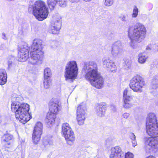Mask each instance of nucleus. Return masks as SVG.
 I'll list each match as a JSON object with an SVG mask.
<instances>
[{
    "instance_id": "obj_10",
    "label": "nucleus",
    "mask_w": 158,
    "mask_h": 158,
    "mask_svg": "<svg viewBox=\"0 0 158 158\" xmlns=\"http://www.w3.org/2000/svg\"><path fill=\"white\" fill-rule=\"evenodd\" d=\"M145 144L147 146L146 150L150 152L151 149L155 152L158 151V137L145 138L144 139Z\"/></svg>"
},
{
    "instance_id": "obj_3",
    "label": "nucleus",
    "mask_w": 158,
    "mask_h": 158,
    "mask_svg": "<svg viewBox=\"0 0 158 158\" xmlns=\"http://www.w3.org/2000/svg\"><path fill=\"white\" fill-rule=\"evenodd\" d=\"M128 36L131 40L130 46L133 49L137 47L136 42L139 43L144 39L146 34V29L142 23L138 22L132 27L129 26L128 28Z\"/></svg>"
},
{
    "instance_id": "obj_36",
    "label": "nucleus",
    "mask_w": 158,
    "mask_h": 158,
    "mask_svg": "<svg viewBox=\"0 0 158 158\" xmlns=\"http://www.w3.org/2000/svg\"><path fill=\"white\" fill-rule=\"evenodd\" d=\"M128 90L127 89H124L123 93V98L127 97L129 95H128L127 94Z\"/></svg>"
},
{
    "instance_id": "obj_22",
    "label": "nucleus",
    "mask_w": 158,
    "mask_h": 158,
    "mask_svg": "<svg viewBox=\"0 0 158 158\" xmlns=\"http://www.w3.org/2000/svg\"><path fill=\"white\" fill-rule=\"evenodd\" d=\"M148 56L144 54L140 53L138 55V62L141 64H144L148 59Z\"/></svg>"
},
{
    "instance_id": "obj_28",
    "label": "nucleus",
    "mask_w": 158,
    "mask_h": 158,
    "mask_svg": "<svg viewBox=\"0 0 158 158\" xmlns=\"http://www.w3.org/2000/svg\"><path fill=\"white\" fill-rule=\"evenodd\" d=\"M151 87L153 89H156L158 88V79L154 78L151 84Z\"/></svg>"
},
{
    "instance_id": "obj_2",
    "label": "nucleus",
    "mask_w": 158,
    "mask_h": 158,
    "mask_svg": "<svg viewBox=\"0 0 158 158\" xmlns=\"http://www.w3.org/2000/svg\"><path fill=\"white\" fill-rule=\"evenodd\" d=\"M83 71L85 73V79L90 82L92 86L98 89L103 87L104 81L98 72L97 65L95 62L90 61L85 63Z\"/></svg>"
},
{
    "instance_id": "obj_5",
    "label": "nucleus",
    "mask_w": 158,
    "mask_h": 158,
    "mask_svg": "<svg viewBox=\"0 0 158 158\" xmlns=\"http://www.w3.org/2000/svg\"><path fill=\"white\" fill-rule=\"evenodd\" d=\"M28 11L38 20L42 21L46 19L48 14V11L45 3L42 1L35 2L33 5H29Z\"/></svg>"
},
{
    "instance_id": "obj_18",
    "label": "nucleus",
    "mask_w": 158,
    "mask_h": 158,
    "mask_svg": "<svg viewBox=\"0 0 158 158\" xmlns=\"http://www.w3.org/2000/svg\"><path fill=\"white\" fill-rule=\"evenodd\" d=\"M110 151V155L124 156L121 148L119 146H116L112 148Z\"/></svg>"
},
{
    "instance_id": "obj_35",
    "label": "nucleus",
    "mask_w": 158,
    "mask_h": 158,
    "mask_svg": "<svg viewBox=\"0 0 158 158\" xmlns=\"http://www.w3.org/2000/svg\"><path fill=\"white\" fill-rule=\"evenodd\" d=\"M110 158H124V156L110 155Z\"/></svg>"
},
{
    "instance_id": "obj_4",
    "label": "nucleus",
    "mask_w": 158,
    "mask_h": 158,
    "mask_svg": "<svg viewBox=\"0 0 158 158\" xmlns=\"http://www.w3.org/2000/svg\"><path fill=\"white\" fill-rule=\"evenodd\" d=\"M19 97L16 98V101L12 102L11 109L12 111L15 112L16 118L24 124L31 118V116L28 113L29 110V106L26 103L21 104L19 102Z\"/></svg>"
},
{
    "instance_id": "obj_38",
    "label": "nucleus",
    "mask_w": 158,
    "mask_h": 158,
    "mask_svg": "<svg viewBox=\"0 0 158 158\" xmlns=\"http://www.w3.org/2000/svg\"><path fill=\"white\" fill-rule=\"evenodd\" d=\"M12 65V62L11 61H9L8 62V68H10Z\"/></svg>"
},
{
    "instance_id": "obj_9",
    "label": "nucleus",
    "mask_w": 158,
    "mask_h": 158,
    "mask_svg": "<svg viewBox=\"0 0 158 158\" xmlns=\"http://www.w3.org/2000/svg\"><path fill=\"white\" fill-rule=\"evenodd\" d=\"M62 132L67 143L69 145H72L75 141V136L73 131L68 123H65L62 124Z\"/></svg>"
},
{
    "instance_id": "obj_19",
    "label": "nucleus",
    "mask_w": 158,
    "mask_h": 158,
    "mask_svg": "<svg viewBox=\"0 0 158 158\" xmlns=\"http://www.w3.org/2000/svg\"><path fill=\"white\" fill-rule=\"evenodd\" d=\"M50 111L52 113L57 114L60 110V107L58 103L54 102L50 103Z\"/></svg>"
},
{
    "instance_id": "obj_7",
    "label": "nucleus",
    "mask_w": 158,
    "mask_h": 158,
    "mask_svg": "<svg viewBox=\"0 0 158 158\" xmlns=\"http://www.w3.org/2000/svg\"><path fill=\"white\" fill-rule=\"evenodd\" d=\"M147 132L151 136H155L158 134V126L155 114L149 113L146 120Z\"/></svg>"
},
{
    "instance_id": "obj_17",
    "label": "nucleus",
    "mask_w": 158,
    "mask_h": 158,
    "mask_svg": "<svg viewBox=\"0 0 158 158\" xmlns=\"http://www.w3.org/2000/svg\"><path fill=\"white\" fill-rule=\"evenodd\" d=\"M106 106L102 104H98L95 108L96 114L99 117H102L105 115Z\"/></svg>"
},
{
    "instance_id": "obj_44",
    "label": "nucleus",
    "mask_w": 158,
    "mask_h": 158,
    "mask_svg": "<svg viewBox=\"0 0 158 158\" xmlns=\"http://www.w3.org/2000/svg\"><path fill=\"white\" fill-rule=\"evenodd\" d=\"M52 48H55V47H53Z\"/></svg>"
},
{
    "instance_id": "obj_27",
    "label": "nucleus",
    "mask_w": 158,
    "mask_h": 158,
    "mask_svg": "<svg viewBox=\"0 0 158 158\" xmlns=\"http://www.w3.org/2000/svg\"><path fill=\"white\" fill-rule=\"evenodd\" d=\"M51 85V80L50 79H44V86L45 89H48Z\"/></svg>"
},
{
    "instance_id": "obj_41",
    "label": "nucleus",
    "mask_w": 158,
    "mask_h": 158,
    "mask_svg": "<svg viewBox=\"0 0 158 158\" xmlns=\"http://www.w3.org/2000/svg\"><path fill=\"white\" fill-rule=\"evenodd\" d=\"M69 1L72 3L77 2H78L80 0H69Z\"/></svg>"
},
{
    "instance_id": "obj_14",
    "label": "nucleus",
    "mask_w": 158,
    "mask_h": 158,
    "mask_svg": "<svg viewBox=\"0 0 158 158\" xmlns=\"http://www.w3.org/2000/svg\"><path fill=\"white\" fill-rule=\"evenodd\" d=\"M122 44L119 41H117L113 44L111 52V54L114 56L122 55L123 52Z\"/></svg>"
},
{
    "instance_id": "obj_43",
    "label": "nucleus",
    "mask_w": 158,
    "mask_h": 158,
    "mask_svg": "<svg viewBox=\"0 0 158 158\" xmlns=\"http://www.w3.org/2000/svg\"><path fill=\"white\" fill-rule=\"evenodd\" d=\"M83 0L86 2H89V1H91V0Z\"/></svg>"
},
{
    "instance_id": "obj_30",
    "label": "nucleus",
    "mask_w": 158,
    "mask_h": 158,
    "mask_svg": "<svg viewBox=\"0 0 158 158\" xmlns=\"http://www.w3.org/2000/svg\"><path fill=\"white\" fill-rule=\"evenodd\" d=\"M131 61L130 60L127 59L125 61L124 66L126 69H128L131 68Z\"/></svg>"
},
{
    "instance_id": "obj_1",
    "label": "nucleus",
    "mask_w": 158,
    "mask_h": 158,
    "mask_svg": "<svg viewBox=\"0 0 158 158\" xmlns=\"http://www.w3.org/2000/svg\"><path fill=\"white\" fill-rule=\"evenodd\" d=\"M23 44L18 51L19 61H25L28 58L29 49L30 51V57L29 60V63L33 65L41 64L44 56L42 41L38 39L34 40L30 48L27 43Z\"/></svg>"
},
{
    "instance_id": "obj_8",
    "label": "nucleus",
    "mask_w": 158,
    "mask_h": 158,
    "mask_svg": "<svg viewBox=\"0 0 158 158\" xmlns=\"http://www.w3.org/2000/svg\"><path fill=\"white\" fill-rule=\"evenodd\" d=\"M144 85L145 82L143 78L138 75L134 76L130 81V88L135 92H142V88Z\"/></svg>"
},
{
    "instance_id": "obj_39",
    "label": "nucleus",
    "mask_w": 158,
    "mask_h": 158,
    "mask_svg": "<svg viewBox=\"0 0 158 158\" xmlns=\"http://www.w3.org/2000/svg\"><path fill=\"white\" fill-rule=\"evenodd\" d=\"M146 49L147 50H150L151 49V45H148L146 48Z\"/></svg>"
},
{
    "instance_id": "obj_32",
    "label": "nucleus",
    "mask_w": 158,
    "mask_h": 158,
    "mask_svg": "<svg viewBox=\"0 0 158 158\" xmlns=\"http://www.w3.org/2000/svg\"><path fill=\"white\" fill-rule=\"evenodd\" d=\"M104 4L107 6H110L113 3L114 0H104Z\"/></svg>"
},
{
    "instance_id": "obj_26",
    "label": "nucleus",
    "mask_w": 158,
    "mask_h": 158,
    "mask_svg": "<svg viewBox=\"0 0 158 158\" xmlns=\"http://www.w3.org/2000/svg\"><path fill=\"white\" fill-rule=\"evenodd\" d=\"M129 137L131 140L133 147H135L137 145L136 140L135 139V136L134 133H131L129 135Z\"/></svg>"
},
{
    "instance_id": "obj_29",
    "label": "nucleus",
    "mask_w": 158,
    "mask_h": 158,
    "mask_svg": "<svg viewBox=\"0 0 158 158\" xmlns=\"http://www.w3.org/2000/svg\"><path fill=\"white\" fill-rule=\"evenodd\" d=\"M139 13V10L137 7L136 6H134L133 7V9L132 10V17L133 18H135L137 17Z\"/></svg>"
},
{
    "instance_id": "obj_23",
    "label": "nucleus",
    "mask_w": 158,
    "mask_h": 158,
    "mask_svg": "<svg viewBox=\"0 0 158 158\" xmlns=\"http://www.w3.org/2000/svg\"><path fill=\"white\" fill-rule=\"evenodd\" d=\"M57 0H47V3L50 9L53 10L57 3Z\"/></svg>"
},
{
    "instance_id": "obj_16",
    "label": "nucleus",
    "mask_w": 158,
    "mask_h": 158,
    "mask_svg": "<svg viewBox=\"0 0 158 158\" xmlns=\"http://www.w3.org/2000/svg\"><path fill=\"white\" fill-rule=\"evenodd\" d=\"M136 97L133 95L128 96L123 98V107L126 108L131 107L136 102Z\"/></svg>"
},
{
    "instance_id": "obj_11",
    "label": "nucleus",
    "mask_w": 158,
    "mask_h": 158,
    "mask_svg": "<svg viewBox=\"0 0 158 158\" xmlns=\"http://www.w3.org/2000/svg\"><path fill=\"white\" fill-rule=\"evenodd\" d=\"M61 17L59 15L54 17L53 22L48 30L49 33L56 34L59 32L61 27Z\"/></svg>"
},
{
    "instance_id": "obj_6",
    "label": "nucleus",
    "mask_w": 158,
    "mask_h": 158,
    "mask_svg": "<svg viewBox=\"0 0 158 158\" xmlns=\"http://www.w3.org/2000/svg\"><path fill=\"white\" fill-rule=\"evenodd\" d=\"M78 68L76 62L74 60L70 61L67 64L64 69V77L67 81L73 82L77 77Z\"/></svg>"
},
{
    "instance_id": "obj_31",
    "label": "nucleus",
    "mask_w": 158,
    "mask_h": 158,
    "mask_svg": "<svg viewBox=\"0 0 158 158\" xmlns=\"http://www.w3.org/2000/svg\"><path fill=\"white\" fill-rule=\"evenodd\" d=\"M57 3L62 7H65L67 6V2L66 0H57Z\"/></svg>"
},
{
    "instance_id": "obj_13",
    "label": "nucleus",
    "mask_w": 158,
    "mask_h": 158,
    "mask_svg": "<svg viewBox=\"0 0 158 158\" xmlns=\"http://www.w3.org/2000/svg\"><path fill=\"white\" fill-rule=\"evenodd\" d=\"M86 110L85 105L80 104L77 107V119L79 125L84 124L85 118V110Z\"/></svg>"
},
{
    "instance_id": "obj_24",
    "label": "nucleus",
    "mask_w": 158,
    "mask_h": 158,
    "mask_svg": "<svg viewBox=\"0 0 158 158\" xmlns=\"http://www.w3.org/2000/svg\"><path fill=\"white\" fill-rule=\"evenodd\" d=\"M52 73L50 69L48 68L45 69L44 71V79H50Z\"/></svg>"
},
{
    "instance_id": "obj_42",
    "label": "nucleus",
    "mask_w": 158,
    "mask_h": 158,
    "mask_svg": "<svg viewBox=\"0 0 158 158\" xmlns=\"http://www.w3.org/2000/svg\"><path fill=\"white\" fill-rule=\"evenodd\" d=\"M146 158H155L153 156H149L147 157Z\"/></svg>"
},
{
    "instance_id": "obj_21",
    "label": "nucleus",
    "mask_w": 158,
    "mask_h": 158,
    "mask_svg": "<svg viewBox=\"0 0 158 158\" xmlns=\"http://www.w3.org/2000/svg\"><path fill=\"white\" fill-rule=\"evenodd\" d=\"M55 118V114L51 112H48L47 114L46 122L48 124H52L54 122Z\"/></svg>"
},
{
    "instance_id": "obj_15",
    "label": "nucleus",
    "mask_w": 158,
    "mask_h": 158,
    "mask_svg": "<svg viewBox=\"0 0 158 158\" xmlns=\"http://www.w3.org/2000/svg\"><path fill=\"white\" fill-rule=\"evenodd\" d=\"M103 65L108 68L112 72H115L117 70V67L115 64L110 58H104L102 59Z\"/></svg>"
},
{
    "instance_id": "obj_12",
    "label": "nucleus",
    "mask_w": 158,
    "mask_h": 158,
    "mask_svg": "<svg viewBox=\"0 0 158 158\" xmlns=\"http://www.w3.org/2000/svg\"><path fill=\"white\" fill-rule=\"evenodd\" d=\"M43 124L40 122H37L34 127L32 134V139L35 144L37 143L40 140L42 133Z\"/></svg>"
},
{
    "instance_id": "obj_40",
    "label": "nucleus",
    "mask_w": 158,
    "mask_h": 158,
    "mask_svg": "<svg viewBox=\"0 0 158 158\" xmlns=\"http://www.w3.org/2000/svg\"><path fill=\"white\" fill-rule=\"evenodd\" d=\"M2 38L4 40H6V34L5 33H3L2 34Z\"/></svg>"
},
{
    "instance_id": "obj_34",
    "label": "nucleus",
    "mask_w": 158,
    "mask_h": 158,
    "mask_svg": "<svg viewBox=\"0 0 158 158\" xmlns=\"http://www.w3.org/2000/svg\"><path fill=\"white\" fill-rule=\"evenodd\" d=\"M120 18L123 22H126L127 21V17L125 15H122L120 17Z\"/></svg>"
},
{
    "instance_id": "obj_20",
    "label": "nucleus",
    "mask_w": 158,
    "mask_h": 158,
    "mask_svg": "<svg viewBox=\"0 0 158 158\" xmlns=\"http://www.w3.org/2000/svg\"><path fill=\"white\" fill-rule=\"evenodd\" d=\"M7 75L6 70L3 69H0V85L5 84L7 81Z\"/></svg>"
},
{
    "instance_id": "obj_33",
    "label": "nucleus",
    "mask_w": 158,
    "mask_h": 158,
    "mask_svg": "<svg viewBox=\"0 0 158 158\" xmlns=\"http://www.w3.org/2000/svg\"><path fill=\"white\" fill-rule=\"evenodd\" d=\"M124 158H133V155L132 153L128 152L125 154Z\"/></svg>"
},
{
    "instance_id": "obj_25",
    "label": "nucleus",
    "mask_w": 158,
    "mask_h": 158,
    "mask_svg": "<svg viewBox=\"0 0 158 158\" xmlns=\"http://www.w3.org/2000/svg\"><path fill=\"white\" fill-rule=\"evenodd\" d=\"M13 138V136L9 134L4 135L2 138V140L6 142H7L10 140H12Z\"/></svg>"
},
{
    "instance_id": "obj_37",
    "label": "nucleus",
    "mask_w": 158,
    "mask_h": 158,
    "mask_svg": "<svg viewBox=\"0 0 158 158\" xmlns=\"http://www.w3.org/2000/svg\"><path fill=\"white\" fill-rule=\"evenodd\" d=\"M129 115L130 114L126 112L123 113L122 115L123 117L125 118H127L129 116Z\"/></svg>"
}]
</instances>
